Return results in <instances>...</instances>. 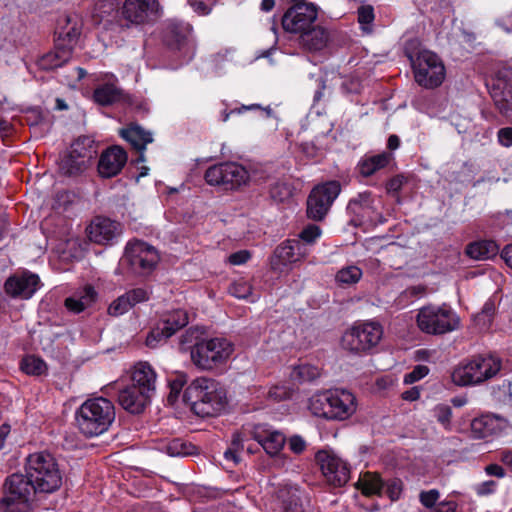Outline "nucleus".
<instances>
[{
	"instance_id": "obj_39",
	"label": "nucleus",
	"mask_w": 512,
	"mask_h": 512,
	"mask_svg": "<svg viewBox=\"0 0 512 512\" xmlns=\"http://www.w3.org/2000/svg\"><path fill=\"white\" fill-rule=\"evenodd\" d=\"M320 376V368L308 363H301L295 366L291 372V378L299 383L313 382Z\"/></svg>"
},
{
	"instance_id": "obj_13",
	"label": "nucleus",
	"mask_w": 512,
	"mask_h": 512,
	"mask_svg": "<svg viewBox=\"0 0 512 512\" xmlns=\"http://www.w3.org/2000/svg\"><path fill=\"white\" fill-rule=\"evenodd\" d=\"M249 172L240 164L225 162L209 167L205 172V180L209 185L224 186L234 189L249 181Z\"/></svg>"
},
{
	"instance_id": "obj_26",
	"label": "nucleus",
	"mask_w": 512,
	"mask_h": 512,
	"mask_svg": "<svg viewBox=\"0 0 512 512\" xmlns=\"http://www.w3.org/2000/svg\"><path fill=\"white\" fill-rule=\"evenodd\" d=\"M156 379V372L147 362H138L131 368V385L151 395L156 389Z\"/></svg>"
},
{
	"instance_id": "obj_25",
	"label": "nucleus",
	"mask_w": 512,
	"mask_h": 512,
	"mask_svg": "<svg viewBox=\"0 0 512 512\" xmlns=\"http://www.w3.org/2000/svg\"><path fill=\"white\" fill-rule=\"evenodd\" d=\"M348 210L351 214L357 216L361 222H375L380 218L375 205V199L370 192L361 193L356 198L350 200Z\"/></svg>"
},
{
	"instance_id": "obj_46",
	"label": "nucleus",
	"mask_w": 512,
	"mask_h": 512,
	"mask_svg": "<svg viewBox=\"0 0 512 512\" xmlns=\"http://www.w3.org/2000/svg\"><path fill=\"white\" fill-rule=\"evenodd\" d=\"M271 197L278 202H284L292 196V188L285 182H277L270 188Z\"/></svg>"
},
{
	"instance_id": "obj_29",
	"label": "nucleus",
	"mask_w": 512,
	"mask_h": 512,
	"mask_svg": "<svg viewBox=\"0 0 512 512\" xmlns=\"http://www.w3.org/2000/svg\"><path fill=\"white\" fill-rule=\"evenodd\" d=\"M80 145L79 141L73 143L69 155L61 160L60 170L65 175H75L85 169L86 159H89L91 155L85 148L80 150Z\"/></svg>"
},
{
	"instance_id": "obj_60",
	"label": "nucleus",
	"mask_w": 512,
	"mask_h": 512,
	"mask_svg": "<svg viewBox=\"0 0 512 512\" xmlns=\"http://www.w3.org/2000/svg\"><path fill=\"white\" fill-rule=\"evenodd\" d=\"M485 471L488 475L503 478L505 476L504 469L497 464H490L486 466Z\"/></svg>"
},
{
	"instance_id": "obj_32",
	"label": "nucleus",
	"mask_w": 512,
	"mask_h": 512,
	"mask_svg": "<svg viewBox=\"0 0 512 512\" xmlns=\"http://www.w3.org/2000/svg\"><path fill=\"white\" fill-rule=\"evenodd\" d=\"M97 299V292L91 285L77 290L65 300L66 308L73 313H80L91 307Z\"/></svg>"
},
{
	"instance_id": "obj_12",
	"label": "nucleus",
	"mask_w": 512,
	"mask_h": 512,
	"mask_svg": "<svg viewBox=\"0 0 512 512\" xmlns=\"http://www.w3.org/2000/svg\"><path fill=\"white\" fill-rule=\"evenodd\" d=\"M34 487L26 475L12 474L5 482V496L0 503L3 512H30Z\"/></svg>"
},
{
	"instance_id": "obj_61",
	"label": "nucleus",
	"mask_w": 512,
	"mask_h": 512,
	"mask_svg": "<svg viewBox=\"0 0 512 512\" xmlns=\"http://www.w3.org/2000/svg\"><path fill=\"white\" fill-rule=\"evenodd\" d=\"M191 6L194 11L199 15H208L211 12V8L202 1L191 2Z\"/></svg>"
},
{
	"instance_id": "obj_11",
	"label": "nucleus",
	"mask_w": 512,
	"mask_h": 512,
	"mask_svg": "<svg viewBox=\"0 0 512 512\" xmlns=\"http://www.w3.org/2000/svg\"><path fill=\"white\" fill-rule=\"evenodd\" d=\"M415 81L422 87L433 89L440 86L446 76V69L440 57L430 51L421 50L414 57L409 54Z\"/></svg>"
},
{
	"instance_id": "obj_2",
	"label": "nucleus",
	"mask_w": 512,
	"mask_h": 512,
	"mask_svg": "<svg viewBox=\"0 0 512 512\" xmlns=\"http://www.w3.org/2000/svg\"><path fill=\"white\" fill-rule=\"evenodd\" d=\"M249 439L255 440L271 457L278 456L286 442L285 435L268 424L244 427L242 431L233 435L231 446L224 453L225 459L238 464L241 460L240 452Z\"/></svg>"
},
{
	"instance_id": "obj_10",
	"label": "nucleus",
	"mask_w": 512,
	"mask_h": 512,
	"mask_svg": "<svg viewBox=\"0 0 512 512\" xmlns=\"http://www.w3.org/2000/svg\"><path fill=\"white\" fill-rule=\"evenodd\" d=\"M159 261L160 254L154 246L134 239L126 244L120 264L134 275L147 276L155 270Z\"/></svg>"
},
{
	"instance_id": "obj_37",
	"label": "nucleus",
	"mask_w": 512,
	"mask_h": 512,
	"mask_svg": "<svg viewBox=\"0 0 512 512\" xmlns=\"http://www.w3.org/2000/svg\"><path fill=\"white\" fill-rule=\"evenodd\" d=\"M391 155L389 153L383 152L378 155L366 157L359 162V171L360 174L368 177L373 175L376 171L384 168L390 162Z\"/></svg>"
},
{
	"instance_id": "obj_56",
	"label": "nucleus",
	"mask_w": 512,
	"mask_h": 512,
	"mask_svg": "<svg viewBox=\"0 0 512 512\" xmlns=\"http://www.w3.org/2000/svg\"><path fill=\"white\" fill-rule=\"evenodd\" d=\"M288 446L293 453L301 454L306 449V442L301 436L294 435L289 438Z\"/></svg>"
},
{
	"instance_id": "obj_47",
	"label": "nucleus",
	"mask_w": 512,
	"mask_h": 512,
	"mask_svg": "<svg viewBox=\"0 0 512 512\" xmlns=\"http://www.w3.org/2000/svg\"><path fill=\"white\" fill-rule=\"evenodd\" d=\"M434 417L445 430H451L452 410L447 405H437L434 408Z\"/></svg>"
},
{
	"instance_id": "obj_28",
	"label": "nucleus",
	"mask_w": 512,
	"mask_h": 512,
	"mask_svg": "<svg viewBox=\"0 0 512 512\" xmlns=\"http://www.w3.org/2000/svg\"><path fill=\"white\" fill-rule=\"evenodd\" d=\"M490 94L500 114L512 122V85L497 80L493 83Z\"/></svg>"
},
{
	"instance_id": "obj_52",
	"label": "nucleus",
	"mask_w": 512,
	"mask_h": 512,
	"mask_svg": "<svg viewBox=\"0 0 512 512\" xmlns=\"http://www.w3.org/2000/svg\"><path fill=\"white\" fill-rule=\"evenodd\" d=\"M429 373V368L425 365H417L414 369L404 376V383L412 384L424 378Z\"/></svg>"
},
{
	"instance_id": "obj_59",
	"label": "nucleus",
	"mask_w": 512,
	"mask_h": 512,
	"mask_svg": "<svg viewBox=\"0 0 512 512\" xmlns=\"http://www.w3.org/2000/svg\"><path fill=\"white\" fill-rule=\"evenodd\" d=\"M404 184V177L401 175H397L389 180L386 185V189L388 192H398Z\"/></svg>"
},
{
	"instance_id": "obj_62",
	"label": "nucleus",
	"mask_w": 512,
	"mask_h": 512,
	"mask_svg": "<svg viewBox=\"0 0 512 512\" xmlns=\"http://www.w3.org/2000/svg\"><path fill=\"white\" fill-rule=\"evenodd\" d=\"M425 290H426L425 286L415 285V286L408 287L404 293L410 297H421L425 294Z\"/></svg>"
},
{
	"instance_id": "obj_6",
	"label": "nucleus",
	"mask_w": 512,
	"mask_h": 512,
	"mask_svg": "<svg viewBox=\"0 0 512 512\" xmlns=\"http://www.w3.org/2000/svg\"><path fill=\"white\" fill-rule=\"evenodd\" d=\"M233 351V344L226 338L205 339L192 347L191 361L197 368L210 371L225 364Z\"/></svg>"
},
{
	"instance_id": "obj_24",
	"label": "nucleus",
	"mask_w": 512,
	"mask_h": 512,
	"mask_svg": "<svg viewBox=\"0 0 512 512\" xmlns=\"http://www.w3.org/2000/svg\"><path fill=\"white\" fill-rule=\"evenodd\" d=\"M151 396V394L130 384L119 392L118 401L128 412L139 414L150 402Z\"/></svg>"
},
{
	"instance_id": "obj_19",
	"label": "nucleus",
	"mask_w": 512,
	"mask_h": 512,
	"mask_svg": "<svg viewBox=\"0 0 512 512\" xmlns=\"http://www.w3.org/2000/svg\"><path fill=\"white\" fill-rule=\"evenodd\" d=\"M93 100L101 106H109L125 101L126 94L119 86L117 77L106 73L98 78V84L93 91Z\"/></svg>"
},
{
	"instance_id": "obj_21",
	"label": "nucleus",
	"mask_w": 512,
	"mask_h": 512,
	"mask_svg": "<svg viewBox=\"0 0 512 512\" xmlns=\"http://www.w3.org/2000/svg\"><path fill=\"white\" fill-rule=\"evenodd\" d=\"M90 241L108 245L120 234V226L117 222L108 218H95L86 229Z\"/></svg>"
},
{
	"instance_id": "obj_55",
	"label": "nucleus",
	"mask_w": 512,
	"mask_h": 512,
	"mask_svg": "<svg viewBox=\"0 0 512 512\" xmlns=\"http://www.w3.org/2000/svg\"><path fill=\"white\" fill-rule=\"evenodd\" d=\"M251 258L248 250H240L228 256V263L231 265H243Z\"/></svg>"
},
{
	"instance_id": "obj_42",
	"label": "nucleus",
	"mask_w": 512,
	"mask_h": 512,
	"mask_svg": "<svg viewBox=\"0 0 512 512\" xmlns=\"http://www.w3.org/2000/svg\"><path fill=\"white\" fill-rule=\"evenodd\" d=\"M363 272L356 265L341 268L335 275L336 282L341 286H350L359 282Z\"/></svg>"
},
{
	"instance_id": "obj_31",
	"label": "nucleus",
	"mask_w": 512,
	"mask_h": 512,
	"mask_svg": "<svg viewBox=\"0 0 512 512\" xmlns=\"http://www.w3.org/2000/svg\"><path fill=\"white\" fill-rule=\"evenodd\" d=\"M308 254L309 248L298 239L286 240L275 251L276 258L283 264L296 263L306 258Z\"/></svg>"
},
{
	"instance_id": "obj_30",
	"label": "nucleus",
	"mask_w": 512,
	"mask_h": 512,
	"mask_svg": "<svg viewBox=\"0 0 512 512\" xmlns=\"http://www.w3.org/2000/svg\"><path fill=\"white\" fill-rule=\"evenodd\" d=\"M120 135L123 139L131 144L133 148L140 152L137 162H144L143 151L146 145L153 141L151 132L144 130L138 124H131L126 128L120 130Z\"/></svg>"
},
{
	"instance_id": "obj_14",
	"label": "nucleus",
	"mask_w": 512,
	"mask_h": 512,
	"mask_svg": "<svg viewBox=\"0 0 512 512\" xmlns=\"http://www.w3.org/2000/svg\"><path fill=\"white\" fill-rule=\"evenodd\" d=\"M341 191L338 181L316 186L307 200V214L313 220H322Z\"/></svg>"
},
{
	"instance_id": "obj_36",
	"label": "nucleus",
	"mask_w": 512,
	"mask_h": 512,
	"mask_svg": "<svg viewBox=\"0 0 512 512\" xmlns=\"http://www.w3.org/2000/svg\"><path fill=\"white\" fill-rule=\"evenodd\" d=\"M357 488L366 496L381 495L384 483L377 473L366 472L357 481Z\"/></svg>"
},
{
	"instance_id": "obj_20",
	"label": "nucleus",
	"mask_w": 512,
	"mask_h": 512,
	"mask_svg": "<svg viewBox=\"0 0 512 512\" xmlns=\"http://www.w3.org/2000/svg\"><path fill=\"white\" fill-rule=\"evenodd\" d=\"M509 427L506 419L496 415H482L472 420L471 436L475 439H488L503 434Z\"/></svg>"
},
{
	"instance_id": "obj_22",
	"label": "nucleus",
	"mask_w": 512,
	"mask_h": 512,
	"mask_svg": "<svg viewBox=\"0 0 512 512\" xmlns=\"http://www.w3.org/2000/svg\"><path fill=\"white\" fill-rule=\"evenodd\" d=\"M40 279L33 273L12 276L5 283L6 292L12 297L29 299L39 289Z\"/></svg>"
},
{
	"instance_id": "obj_49",
	"label": "nucleus",
	"mask_w": 512,
	"mask_h": 512,
	"mask_svg": "<svg viewBox=\"0 0 512 512\" xmlns=\"http://www.w3.org/2000/svg\"><path fill=\"white\" fill-rule=\"evenodd\" d=\"M292 389L286 385H275L270 388L268 392L269 398L275 401H282L288 399L292 395Z\"/></svg>"
},
{
	"instance_id": "obj_33",
	"label": "nucleus",
	"mask_w": 512,
	"mask_h": 512,
	"mask_svg": "<svg viewBox=\"0 0 512 512\" xmlns=\"http://www.w3.org/2000/svg\"><path fill=\"white\" fill-rule=\"evenodd\" d=\"M71 57V47H64L60 43H56L55 49L40 57L37 65L42 70H52L61 67Z\"/></svg>"
},
{
	"instance_id": "obj_35",
	"label": "nucleus",
	"mask_w": 512,
	"mask_h": 512,
	"mask_svg": "<svg viewBox=\"0 0 512 512\" xmlns=\"http://www.w3.org/2000/svg\"><path fill=\"white\" fill-rule=\"evenodd\" d=\"M466 253L474 260H486L498 253V246L491 240L476 241L467 246Z\"/></svg>"
},
{
	"instance_id": "obj_63",
	"label": "nucleus",
	"mask_w": 512,
	"mask_h": 512,
	"mask_svg": "<svg viewBox=\"0 0 512 512\" xmlns=\"http://www.w3.org/2000/svg\"><path fill=\"white\" fill-rule=\"evenodd\" d=\"M501 257L505 261L507 266L512 269V244L504 247L501 253Z\"/></svg>"
},
{
	"instance_id": "obj_4",
	"label": "nucleus",
	"mask_w": 512,
	"mask_h": 512,
	"mask_svg": "<svg viewBox=\"0 0 512 512\" xmlns=\"http://www.w3.org/2000/svg\"><path fill=\"white\" fill-rule=\"evenodd\" d=\"M114 420V405L104 397L86 400L75 412L76 425L86 437H95L105 433Z\"/></svg>"
},
{
	"instance_id": "obj_1",
	"label": "nucleus",
	"mask_w": 512,
	"mask_h": 512,
	"mask_svg": "<svg viewBox=\"0 0 512 512\" xmlns=\"http://www.w3.org/2000/svg\"><path fill=\"white\" fill-rule=\"evenodd\" d=\"M357 406L356 396L342 388L318 391L308 400L311 414L327 420H347L357 411Z\"/></svg>"
},
{
	"instance_id": "obj_15",
	"label": "nucleus",
	"mask_w": 512,
	"mask_h": 512,
	"mask_svg": "<svg viewBox=\"0 0 512 512\" xmlns=\"http://www.w3.org/2000/svg\"><path fill=\"white\" fill-rule=\"evenodd\" d=\"M317 9L312 3L296 4L282 17V26L286 32L302 35L317 19Z\"/></svg>"
},
{
	"instance_id": "obj_50",
	"label": "nucleus",
	"mask_w": 512,
	"mask_h": 512,
	"mask_svg": "<svg viewBox=\"0 0 512 512\" xmlns=\"http://www.w3.org/2000/svg\"><path fill=\"white\" fill-rule=\"evenodd\" d=\"M253 109H261L262 112L266 114V117H272L273 116V111H272V109L270 107L261 108L257 104H252V105H249V106H242L241 108H237V109L231 110L230 112H227L226 110H224L222 112V114H221V119H222L223 122H226V121H228L230 114H233V113L240 114V113H242L244 111L253 110Z\"/></svg>"
},
{
	"instance_id": "obj_51",
	"label": "nucleus",
	"mask_w": 512,
	"mask_h": 512,
	"mask_svg": "<svg viewBox=\"0 0 512 512\" xmlns=\"http://www.w3.org/2000/svg\"><path fill=\"white\" fill-rule=\"evenodd\" d=\"M402 489V481L399 479L389 480L385 484V492L392 501H396L400 498Z\"/></svg>"
},
{
	"instance_id": "obj_5",
	"label": "nucleus",
	"mask_w": 512,
	"mask_h": 512,
	"mask_svg": "<svg viewBox=\"0 0 512 512\" xmlns=\"http://www.w3.org/2000/svg\"><path fill=\"white\" fill-rule=\"evenodd\" d=\"M25 472L34 487V492L53 493L62 485L63 475L59 464L49 452L30 454L26 459Z\"/></svg>"
},
{
	"instance_id": "obj_54",
	"label": "nucleus",
	"mask_w": 512,
	"mask_h": 512,
	"mask_svg": "<svg viewBox=\"0 0 512 512\" xmlns=\"http://www.w3.org/2000/svg\"><path fill=\"white\" fill-rule=\"evenodd\" d=\"M374 20V10L372 6H361L358 8V22L363 26V30L368 29L364 25H369Z\"/></svg>"
},
{
	"instance_id": "obj_18",
	"label": "nucleus",
	"mask_w": 512,
	"mask_h": 512,
	"mask_svg": "<svg viewBox=\"0 0 512 512\" xmlns=\"http://www.w3.org/2000/svg\"><path fill=\"white\" fill-rule=\"evenodd\" d=\"M159 15L157 0H125L122 7V16L135 25L146 24Z\"/></svg>"
},
{
	"instance_id": "obj_16",
	"label": "nucleus",
	"mask_w": 512,
	"mask_h": 512,
	"mask_svg": "<svg viewBox=\"0 0 512 512\" xmlns=\"http://www.w3.org/2000/svg\"><path fill=\"white\" fill-rule=\"evenodd\" d=\"M187 324L188 314L185 310L178 309L170 312L148 334L146 338L147 346L156 347L158 343L168 339Z\"/></svg>"
},
{
	"instance_id": "obj_17",
	"label": "nucleus",
	"mask_w": 512,
	"mask_h": 512,
	"mask_svg": "<svg viewBox=\"0 0 512 512\" xmlns=\"http://www.w3.org/2000/svg\"><path fill=\"white\" fill-rule=\"evenodd\" d=\"M316 458L324 477L330 484L341 487L348 482L350 469L340 457L328 451H320Z\"/></svg>"
},
{
	"instance_id": "obj_41",
	"label": "nucleus",
	"mask_w": 512,
	"mask_h": 512,
	"mask_svg": "<svg viewBox=\"0 0 512 512\" xmlns=\"http://www.w3.org/2000/svg\"><path fill=\"white\" fill-rule=\"evenodd\" d=\"M170 392L167 396V402L174 405L178 400L183 387L187 384V375L183 372H175L168 376L167 379Z\"/></svg>"
},
{
	"instance_id": "obj_34",
	"label": "nucleus",
	"mask_w": 512,
	"mask_h": 512,
	"mask_svg": "<svg viewBox=\"0 0 512 512\" xmlns=\"http://www.w3.org/2000/svg\"><path fill=\"white\" fill-rule=\"evenodd\" d=\"M328 42L329 33L321 26H311L301 35V43L309 51H320L327 46Z\"/></svg>"
},
{
	"instance_id": "obj_27",
	"label": "nucleus",
	"mask_w": 512,
	"mask_h": 512,
	"mask_svg": "<svg viewBox=\"0 0 512 512\" xmlns=\"http://www.w3.org/2000/svg\"><path fill=\"white\" fill-rule=\"evenodd\" d=\"M149 299L148 291L143 288L132 289L115 299L108 307V314L120 316L127 313L133 306Z\"/></svg>"
},
{
	"instance_id": "obj_53",
	"label": "nucleus",
	"mask_w": 512,
	"mask_h": 512,
	"mask_svg": "<svg viewBox=\"0 0 512 512\" xmlns=\"http://www.w3.org/2000/svg\"><path fill=\"white\" fill-rule=\"evenodd\" d=\"M321 235V230L316 225H308L300 234V241L308 247Z\"/></svg>"
},
{
	"instance_id": "obj_38",
	"label": "nucleus",
	"mask_w": 512,
	"mask_h": 512,
	"mask_svg": "<svg viewBox=\"0 0 512 512\" xmlns=\"http://www.w3.org/2000/svg\"><path fill=\"white\" fill-rule=\"evenodd\" d=\"M64 21L66 22V25L60 27L56 43H60L64 47H71L72 53L73 47L80 35V28L77 23H72L69 17H65Z\"/></svg>"
},
{
	"instance_id": "obj_64",
	"label": "nucleus",
	"mask_w": 512,
	"mask_h": 512,
	"mask_svg": "<svg viewBox=\"0 0 512 512\" xmlns=\"http://www.w3.org/2000/svg\"><path fill=\"white\" fill-rule=\"evenodd\" d=\"M420 397V392L417 388H412L410 390L405 391L402 394V398L407 401H415Z\"/></svg>"
},
{
	"instance_id": "obj_57",
	"label": "nucleus",
	"mask_w": 512,
	"mask_h": 512,
	"mask_svg": "<svg viewBox=\"0 0 512 512\" xmlns=\"http://www.w3.org/2000/svg\"><path fill=\"white\" fill-rule=\"evenodd\" d=\"M496 482L493 480L485 481L480 484H478L475 487V491L479 496H486L489 494L494 493L496 489Z\"/></svg>"
},
{
	"instance_id": "obj_48",
	"label": "nucleus",
	"mask_w": 512,
	"mask_h": 512,
	"mask_svg": "<svg viewBox=\"0 0 512 512\" xmlns=\"http://www.w3.org/2000/svg\"><path fill=\"white\" fill-rule=\"evenodd\" d=\"M440 498V492L436 489H431L428 491H421L419 494L420 503L427 509L431 511L436 507L437 502Z\"/></svg>"
},
{
	"instance_id": "obj_40",
	"label": "nucleus",
	"mask_w": 512,
	"mask_h": 512,
	"mask_svg": "<svg viewBox=\"0 0 512 512\" xmlns=\"http://www.w3.org/2000/svg\"><path fill=\"white\" fill-rule=\"evenodd\" d=\"M20 369L27 375L42 376L47 373L48 367L40 357L27 355L21 360Z\"/></svg>"
},
{
	"instance_id": "obj_45",
	"label": "nucleus",
	"mask_w": 512,
	"mask_h": 512,
	"mask_svg": "<svg viewBox=\"0 0 512 512\" xmlns=\"http://www.w3.org/2000/svg\"><path fill=\"white\" fill-rule=\"evenodd\" d=\"M280 497L283 499V506L286 512H300L299 497L297 488H290L287 491H281Z\"/></svg>"
},
{
	"instance_id": "obj_58",
	"label": "nucleus",
	"mask_w": 512,
	"mask_h": 512,
	"mask_svg": "<svg viewBox=\"0 0 512 512\" xmlns=\"http://www.w3.org/2000/svg\"><path fill=\"white\" fill-rule=\"evenodd\" d=\"M499 143L504 147L512 146V127L502 128L497 133Z\"/></svg>"
},
{
	"instance_id": "obj_9",
	"label": "nucleus",
	"mask_w": 512,
	"mask_h": 512,
	"mask_svg": "<svg viewBox=\"0 0 512 512\" xmlns=\"http://www.w3.org/2000/svg\"><path fill=\"white\" fill-rule=\"evenodd\" d=\"M382 337L383 328L378 322H359L345 331L341 346L353 354H368L380 343Z\"/></svg>"
},
{
	"instance_id": "obj_8",
	"label": "nucleus",
	"mask_w": 512,
	"mask_h": 512,
	"mask_svg": "<svg viewBox=\"0 0 512 512\" xmlns=\"http://www.w3.org/2000/svg\"><path fill=\"white\" fill-rule=\"evenodd\" d=\"M500 360L494 356H477L460 363L452 372L451 378L458 386L479 384L494 377L500 370Z\"/></svg>"
},
{
	"instance_id": "obj_44",
	"label": "nucleus",
	"mask_w": 512,
	"mask_h": 512,
	"mask_svg": "<svg viewBox=\"0 0 512 512\" xmlns=\"http://www.w3.org/2000/svg\"><path fill=\"white\" fill-rule=\"evenodd\" d=\"M193 447L181 439H173L165 445V451L172 457L192 454Z\"/></svg>"
},
{
	"instance_id": "obj_3",
	"label": "nucleus",
	"mask_w": 512,
	"mask_h": 512,
	"mask_svg": "<svg viewBox=\"0 0 512 512\" xmlns=\"http://www.w3.org/2000/svg\"><path fill=\"white\" fill-rule=\"evenodd\" d=\"M183 400L191 405L195 414L210 417L220 414L226 406L223 388L213 379H195L183 393Z\"/></svg>"
},
{
	"instance_id": "obj_23",
	"label": "nucleus",
	"mask_w": 512,
	"mask_h": 512,
	"mask_svg": "<svg viewBox=\"0 0 512 512\" xmlns=\"http://www.w3.org/2000/svg\"><path fill=\"white\" fill-rule=\"evenodd\" d=\"M127 162V153L119 146L106 149L100 156L98 171L102 177L111 178L121 172Z\"/></svg>"
},
{
	"instance_id": "obj_7",
	"label": "nucleus",
	"mask_w": 512,
	"mask_h": 512,
	"mask_svg": "<svg viewBox=\"0 0 512 512\" xmlns=\"http://www.w3.org/2000/svg\"><path fill=\"white\" fill-rule=\"evenodd\" d=\"M418 328L430 335H442L455 331L460 326V318L448 305H426L418 310Z\"/></svg>"
},
{
	"instance_id": "obj_43",
	"label": "nucleus",
	"mask_w": 512,
	"mask_h": 512,
	"mask_svg": "<svg viewBox=\"0 0 512 512\" xmlns=\"http://www.w3.org/2000/svg\"><path fill=\"white\" fill-rule=\"evenodd\" d=\"M229 292L238 299H245L250 302L258 300L259 296L253 293L252 286L244 279H240L231 284Z\"/></svg>"
}]
</instances>
